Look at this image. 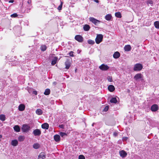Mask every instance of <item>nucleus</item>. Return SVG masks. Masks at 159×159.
Wrapping results in <instances>:
<instances>
[{
	"label": "nucleus",
	"mask_w": 159,
	"mask_h": 159,
	"mask_svg": "<svg viewBox=\"0 0 159 159\" xmlns=\"http://www.w3.org/2000/svg\"><path fill=\"white\" fill-rule=\"evenodd\" d=\"M30 129V127L29 125L26 124L22 125L21 130L23 132L27 133L29 131Z\"/></svg>",
	"instance_id": "obj_1"
},
{
	"label": "nucleus",
	"mask_w": 159,
	"mask_h": 159,
	"mask_svg": "<svg viewBox=\"0 0 159 159\" xmlns=\"http://www.w3.org/2000/svg\"><path fill=\"white\" fill-rule=\"evenodd\" d=\"M103 36L102 34H99L97 35L95 39V42L96 43L99 44L102 40Z\"/></svg>",
	"instance_id": "obj_2"
},
{
	"label": "nucleus",
	"mask_w": 159,
	"mask_h": 159,
	"mask_svg": "<svg viewBox=\"0 0 159 159\" xmlns=\"http://www.w3.org/2000/svg\"><path fill=\"white\" fill-rule=\"evenodd\" d=\"M143 66L140 63H137L134 66L133 70L134 71H140L143 68Z\"/></svg>",
	"instance_id": "obj_3"
},
{
	"label": "nucleus",
	"mask_w": 159,
	"mask_h": 159,
	"mask_svg": "<svg viewBox=\"0 0 159 159\" xmlns=\"http://www.w3.org/2000/svg\"><path fill=\"white\" fill-rule=\"evenodd\" d=\"M71 64V59L68 58L66 59V61L65 62L66 66L65 68L66 69H69L70 66Z\"/></svg>",
	"instance_id": "obj_4"
},
{
	"label": "nucleus",
	"mask_w": 159,
	"mask_h": 159,
	"mask_svg": "<svg viewBox=\"0 0 159 159\" xmlns=\"http://www.w3.org/2000/svg\"><path fill=\"white\" fill-rule=\"evenodd\" d=\"M89 20L90 21H91L95 25H97L101 22V21L100 20H97L93 17H90L89 18Z\"/></svg>",
	"instance_id": "obj_5"
},
{
	"label": "nucleus",
	"mask_w": 159,
	"mask_h": 159,
	"mask_svg": "<svg viewBox=\"0 0 159 159\" xmlns=\"http://www.w3.org/2000/svg\"><path fill=\"white\" fill-rule=\"evenodd\" d=\"M33 134L35 136H39L41 134V132L40 129H36L33 130Z\"/></svg>",
	"instance_id": "obj_6"
},
{
	"label": "nucleus",
	"mask_w": 159,
	"mask_h": 159,
	"mask_svg": "<svg viewBox=\"0 0 159 159\" xmlns=\"http://www.w3.org/2000/svg\"><path fill=\"white\" fill-rule=\"evenodd\" d=\"M99 68L102 70L105 71L108 70L109 67L104 64H103L99 67Z\"/></svg>",
	"instance_id": "obj_7"
},
{
	"label": "nucleus",
	"mask_w": 159,
	"mask_h": 159,
	"mask_svg": "<svg viewBox=\"0 0 159 159\" xmlns=\"http://www.w3.org/2000/svg\"><path fill=\"white\" fill-rule=\"evenodd\" d=\"M75 39L78 42L81 43L83 41V38L80 35H76L75 38Z\"/></svg>",
	"instance_id": "obj_8"
},
{
	"label": "nucleus",
	"mask_w": 159,
	"mask_h": 159,
	"mask_svg": "<svg viewBox=\"0 0 159 159\" xmlns=\"http://www.w3.org/2000/svg\"><path fill=\"white\" fill-rule=\"evenodd\" d=\"M143 78V75L140 73H138L135 75L134 77V79L136 80H141Z\"/></svg>",
	"instance_id": "obj_9"
},
{
	"label": "nucleus",
	"mask_w": 159,
	"mask_h": 159,
	"mask_svg": "<svg viewBox=\"0 0 159 159\" xmlns=\"http://www.w3.org/2000/svg\"><path fill=\"white\" fill-rule=\"evenodd\" d=\"M46 157V155L43 152L40 153L38 157V159H44Z\"/></svg>",
	"instance_id": "obj_10"
},
{
	"label": "nucleus",
	"mask_w": 159,
	"mask_h": 159,
	"mask_svg": "<svg viewBox=\"0 0 159 159\" xmlns=\"http://www.w3.org/2000/svg\"><path fill=\"white\" fill-rule=\"evenodd\" d=\"M151 110L152 111H156L158 109V107L156 104H154L151 107Z\"/></svg>",
	"instance_id": "obj_11"
},
{
	"label": "nucleus",
	"mask_w": 159,
	"mask_h": 159,
	"mask_svg": "<svg viewBox=\"0 0 159 159\" xmlns=\"http://www.w3.org/2000/svg\"><path fill=\"white\" fill-rule=\"evenodd\" d=\"M119 153L120 156L122 158L125 157L127 156V153L124 150L120 151Z\"/></svg>",
	"instance_id": "obj_12"
},
{
	"label": "nucleus",
	"mask_w": 159,
	"mask_h": 159,
	"mask_svg": "<svg viewBox=\"0 0 159 159\" xmlns=\"http://www.w3.org/2000/svg\"><path fill=\"white\" fill-rule=\"evenodd\" d=\"M54 139L55 141L59 142L61 139L60 136L59 135L56 134L54 136Z\"/></svg>",
	"instance_id": "obj_13"
},
{
	"label": "nucleus",
	"mask_w": 159,
	"mask_h": 159,
	"mask_svg": "<svg viewBox=\"0 0 159 159\" xmlns=\"http://www.w3.org/2000/svg\"><path fill=\"white\" fill-rule=\"evenodd\" d=\"M25 106L23 104H21L19 106L18 109L20 111H22L25 110Z\"/></svg>",
	"instance_id": "obj_14"
},
{
	"label": "nucleus",
	"mask_w": 159,
	"mask_h": 159,
	"mask_svg": "<svg viewBox=\"0 0 159 159\" xmlns=\"http://www.w3.org/2000/svg\"><path fill=\"white\" fill-rule=\"evenodd\" d=\"M124 49L126 51H129L131 49V47L129 45H126L124 47Z\"/></svg>",
	"instance_id": "obj_15"
},
{
	"label": "nucleus",
	"mask_w": 159,
	"mask_h": 159,
	"mask_svg": "<svg viewBox=\"0 0 159 159\" xmlns=\"http://www.w3.org/2000/svg\"><path fill=\"white\" fill-rule=\"evenodd\" d=\"M18 144V141L16 139L12 140L11 143V145L14 146H16Z\"/></svg>",
	"instance_id": "obj_16"
},
{
	"label": "nucleus",
	"mask_w": 159,
	"mask_h": 159,
	"mask_svg": "<svg viewBox=\"0 0 159 159\" xmlns=\"http://www.w3.org/2000/svg\"><path fill=\"white\" fill-rule=\"evenodd\" d=\"M108 90L111 92H113L115 89L114 86L113 85H109L108 87Z\"/></svg>",
	"instance_id": "obj_17"
},
{
	"label": "nucleus",
	"mask_w": 159,
	"mask_h": 159,
	"mask_svg": "<svg viewBox=\"0 0 159 159\" xmlns=\"http://www.w3.org/2000/svg\"><path fill=\"white\" fill-rule=\"evenodd\" d=\"M42 128L43 129H48L49 128V125L47 123H44L41 125Z\"/></svg>",
	"instance_id": "obj_18"
},
{
	"label": "nucleus",
	"mask_w": 159,
	"mask_h": 159,
	"mask_svg": "<svg viewBox=\"0 0 159 159\" xmlns=\"http://www.w3.org/2000/svg\"><path fill=\"white\" fill-rule=\"evenodd\" d=\"M120 53L118 52H116L113 55V57L115 58H118L120 56Z\"/></svg>",
	"instance_id": "obj_19"
},
{
	"label": "nucleus",
	"mask_w": 159,
	"mask_h": 159,
	"mask_svg": "<svg viewBox=\"0 0 159 159\" xmlns=\"http://www.w3.org/2000/svg\"><path fill=\"white\" fill-rule=\"evenodd\" d=\"M36 114L39 115H41L43 114V112L40 109H37L36 111Z\"/></svg>",
	"instance_id": "obj_20"
},
{
	"label": "nucleus",
	"mask_w": 159,
	"mask_h": 159,
	"mask_svg": "<svg viewBox=\"0 0 159 159\" xmlns=\"http://www.w3.org/2000/svg\"><path fill=\"white\" fill-rule=\"evenodd\" d=\"M112 16L110 14H108L105 16V19L107 20H110Z\"/></svg>",
	"instance_id": "obj_21"
},
{
	"label": "nucleus",
	"mask_w": 159,
	"mask_h": 159,
	"mask_svg": "<svg viewBox=\"0 0 159 159\" xmlns=\"http://www.w3.org/2000/svg\"><path fill=\"white\" fill-rule=\"evenodd\" d=\"M14 130L18 132L20 131V128L19 126L18 125H15L13 127Z\"/></svg>",
	"instance_id": "obj_22"
},
{
	"label": "nucleus",
	"mask_w": 159,
	"mask_h": 159,
	"mask_svg": "<svg viewBox=\"0 0 159 159\" xmlns=\"http://www.w3.org/2000/svg\"><path fill=\"white\" fill-rule=\"evenodd\" d=\"M57 59H58V58L57 57H55L53 58V59H52V62H51V64H52V65H54L56 64V63L57 62Z\"/></svg>",
	"instance_id": "obj_23"
},
{
	"label": "nucleus",
	"mask_w": 159,
	"mask_h": 159,
	"mask_svg": "<svg viewBox=\"0 0 159 159\" xmlns=\"http://www.w3.org/2000/svg\"><path fill=\"white\" fill-rule=\"evenodd\" d=\"M40 146V145L38 143H35L33 145V148L35 149H38Z\"/></svg>",
	"instance_id": "obj_24"
},
{
	"label": "nucleus",
	"mask_w": 159,
	"mask_h": 159,
	"mask_svg": "<svg viewBox=\"0 0 159 159\" xmlns=\"http://www.w3.org/2000/svg\"><path fill=\"white\" fill-rule=\"evenodd\" d=\"M90 28V26L88 25H85L83 27L84 30L85 31H88L89 30Z\"/></svg>",
	"instance_id": "obj_25"
},
{
	"label": "nucleus",
	"mask_w": 159,
	"mask_h": 159,
	"mask_svg": "<svg viewBox=\"0 0 159 159\" xmlns=\"http://www.w3.org/2000/svg\"><path fill=\"white\" fill-rule=\"evenodd\" d=\"M25 139V137L24 136L20 135L18 137V140L20 142L23 141Z\"/></svg>",
	"instance_id": "obj_26"
},
{
	"label": "nucleus",
	"mask_w": 159,
	"mask_h": 159,
	"mask_svg": "<svg viewBox=\"0 0 159 159\" xmlns=\"http://www.w3.org/2000/svg\"><path fill=\"white\" fill-rule=\"evenodd\" d=\"M111 103H116L117 102V99L116 98H112L110 100Z\"/></svg>",
	"instance_id": "obj_27"
},
{
	"label": "nucleus",
	"mask_w": 159,
	"mask_h": 159,
	"mask_svg": "<svg viewBox=\"0 0 159 159\" xmlns=\"http://www.w3.org/2000/svg\"><path fill=\"white\" fill-rule=\"evenodd\" d=\"M50 90L49 89H45L44 94L46 95H48L50 94Z\"/></svg>",
	"instance_id": "obj_28"
},
{
	"label": "nucleus",
	"mask_w": 159,
	"mask_h": 159,
	"mask_svg": "<svg viewBox=\"0 0 159 159\" xmlns=\"http://www.w3.org/2000/svg\"><path fill=\"white\" fill-rule=\"evenodd\" d=\"M115 16L116 17L119 18H120L122 17L121 14L120 12L115 13Z\"/></svg>",
	"instance_id": "obj_29"
},
{
	"label": "nucleus",
	"mask_w": 159,
	"mask_h": 159,
	"mask_svg": "<svg viewBox=\"0 0 159 159\" xmlns=\"http://www.w3.org/2000/svg\"><path fill=\"white\" fill-rule=\"evenodd\" d=\"M6 117L4 115L1 114L0 115V120L2 121L5 120Z\"/></svg>",
	"instance_id": "obj_30"
},
{
	"label": "nucleus",
	"mask_w": 159,
	"mask_h": 159,
	"mask_svg": "<svg viewBox=\"0 0 159 159\" xmlns=\"http://www.w3.org/2000/svg\"><path fill=\"white\" fill-rule=\"evenodd\" d=\"M155 27L157 29H159V21H156L154 23Z\"/></svg>",
	"instance_id": "obj_31"
},
{
	"label": "nucleus",
	"mask_w": 159,
	"mask_h": 159,
	"mask_svg": "<svg viewBox=\"0 0 159 159\" xmlns=\"http://www.w3.org/2000/svg\"><path fill=\"white\" fill-rule=\"evenodd\" d=\"M47 47L45 45H42L40 47V49L42 51H44L46 50Z\"/></svg>",
	"instance_id": "obj_32"
},
{
	"label": "nucleus",
	"mask_w": 159,
	"mask_h": 159,
	"mask_svg": "<svg viewBox=\"0 0 159 159\" xmlns=\"http://www.w3.org/2000/svg\"><path fill=\"white\" fill-rule=\"evenodd\" d=\"M147 4L148 5L150 4L151 6L153 5V1L152 0H148L147 2Z\"/></svg>",
	"instance_id": "obj_33"
},
{
	"label": "nucleus",
	"mask_w": 159,
	"mask_h": 159,
	"mask_svg": "<svg viewBox=\"0 0 159 159\" xmlns=\"http://www.w3.org/2000/svg\"><path fill=\"white\" fill-rule=\"evenodd\" d=\"M67 135V134L65 133L61 132L60 133V136H61L62 137H64L65 136H66Z\"/></svg>",
	"instance_id": "obj_34"
},
{
	"label": "nucleus",
	"mask_w": 159,
	"mask_h": 159,
	"mask_svg": "<svg viewBox=\"0 0 159 159\" xmlns=\"http://www.w3.org/2000/svg\"><path fill=\"white\" fill-rule=\"evenodd\" d=\"M88 43L89 44L91 45L95 43L94 41L91 39L88 40Z\"/></svg>",
	"instance_id": "obj_35"
},
{
	"label": "nucleus",
	"mask_w": 159,
	"mask_h": 159,
	"mask_svg": "<svg viewBox=\"0 0 159 159\" xmlns=\"http://www.w3.org/2000/svg\"><path fill=\"white\" fill-rule=\"evenodd\" d=\"M62 4H63V3H62V2H61V4L58 7L57 9H58V10H59V11L61 10L62 7Z\"/></svg>",
	"instance_id": "obj_36"
},
{
	"label": "nucleus",
	"mask_w": 159,
	"mask_h": 159,
	"mask_svg": "<svg viewBox=\"0 0 159 159\" xmlns=\"http://www.w3.org/2000/svg\"><path fill=\"white\" fill-rule=\"evenodd\" d=\"M18 15L16 13H14L11 15V17H16Z\"/></svg>",
	"instance_id": "obj_37"
},
{
	"label": "nucleus",
	"mask_w": 159,
	"mask_h": 159,
	"mask_svg": "<svg viewBox=\"0 0 159 159\" xmlns=\"http://www.w3.org/2000/svg\"><path fill=\"white\" fill-rule=\"evenodd\" d=\"M108 109H109L108 106H106V107H105V108L103 109V111H107L108 110Z\"/></svg>",
	"instance_id": "obj_38"
},
{
	"label": "nucleus",
	"mask_w": 159,
	"mask_h": 159,
	"mask_svg": "<svg viewBox=\"0 0 159 159\" xmlns=\"http://www.w3.org/2000/svg\"><path fill=\"white\" fill-rule=\"evenodd\" d=\"M74 52L73 51H70L69 53V55L70 57H74V55L73 54Z\"/></svg>",
	"instance_id": "obj_39"
},
{
	"label": "nucleus",
	"mask_w": 159,
	"mask_h": 159,
	"mask_svg": "<svg viewBox=\"0 0 159 159\" xmlns=\"http://www.w3.org/2000/svg\"><path fill=\"white\" fill-rule=\"evenodd\" d=\"M79 159H85V157L83 155H80L79 157Z\"/></svg>",
	"instance_id": "obj_40"
},
{
	"label": "nucleus",
	"mask_w": 159,
	"mask_h": 159,
	"mask_svg": "<svg viewBox=\"0 0 159 159\" xmlns=\"http://www.w3.org/2000/svg\"><path fill=\"white\" fill-rule=\"evenodd\" d=\"M108 80L109 82L112 81V78L111 77L109 76L108 78Z\"/></svg>",
	"instance_id": "obj_41"
},
{
	"label": "nucleus",
	"mask_w": 159,
	"mask_h": 159,
	"mask_svg": "<svg viewBox=\"0 0 159 159\" xmlns=\"http://www.w3.org/2000/svg\"><path fill=\"white\" fill-rule=\"evenodd\" d=\"M32 93L34 94L35 95H37V92L36 91H33L32 92Z\"/></svg>",
	"instance_id": "obj_42"
},
{
	"label": "nucleus",
	"mask_w": 159,
	"mask_h": 159,
	"mask_svg": "<svg viewBox=\"0 0 159 159\" xmlns=\"http://www.w3.org/2000/svg\"><path fill=\"white\" fill-rule=\"evenodd\" d=\"M28 91L30 93H31L32 92V89H29Z\"/></svg>",
	"instance_id": "obj_43"
},
{
	"label": "nucleus",
	"mask_w": 159,
	"mask_h": 159,
	"mask_svg": "<svg viewBox=\"0 0 159 159\" xmlns=\"http://www.w3.org/2000/svg\"><path fill=\"white\" fill-rule=\"evenodd\" d=\"M59 127L61 128H63L64 127V126L63 125H59Z\"/></svg>",
	"instance_id": "obj_44"
},
{
	"label": "nucleus",
	"mask_w": 159,
	"mask_h": 159,
	"mask_svg": "<svg viewBox=\"0 0 159 159\" xmlns=\"http://www.w3.org/2000/svg\"><path fill=\"white\" fill-rule=\"evenodd\" d=\"M113 134L114 136H116L117 135V133L116 132H114V133Z\"/></svg>",
	"instance_id": "obj_45"
},
{
	"label": "nucleus",
	"mask_w": 159,
	"mask_h": 159,
	"mask_svg": "<svg viewBox=\"0 0 159 159\" xmlns=\"http://www.w3.org/2000/svg\"><path fill=\"white\" fill-rule=\"evenodd\" d=\"M27 3L28 4H30L31 3V0H28V1L27 2Z\"/></svg>",
	"instance_id": "obj_46"
},
{
	"label": "nucleus",
	"mask_w": 159,
	"mask_h": 159,
	"mask_svg": "<svg viewBox=\"0 0 159 159\" xmlns=\"http://www.w3.org/2000/svg\"><path fill=\"white\" fill-rule=\"evenodd\" d=\"M94 1L96 2V3H98L99 1L98 0H94Z\"/></svg>",
	"instance_id": "obj_47"
},
{
	"label": "nucleus",
	"mask_w": 159,
	"mask_h": 159,
	"mask_svg": "<svg viewBox=\"0 0 159 159\" xmlns=\"http://www.w3.org/2000/svg\"><path fill=\"white\" fill-rule=\"evenodd\" d=\"M56 84H57V82H54L53 83V84L54 85H56Z\"/></svg>",
	"instance_id": "obj_48"
},
{
	"label": "nucleus",
	"mask_w": 159,
	"mask_h": 159,
	"mask_svg": "<svg viewBox=\"0 0 159 159\" xmlns=\"http://www.w3.org/2000/svg\"><path fill=\"white\" fill-rule=\"evenodd\" d=\"M2 137V135L0 134V139Z\"/></svg>",
	"instance_id": "obj_49"
},
{
	"label": "nucleus",
	"mask_w": 159,
	"mask_h": 159,
	"mask_svg": "<svg viewBox=\"0 0 159 159\" xmlns=\"http://www.w3.org/2000/svg\"><path fill=\"white\" fill-rule=\"evenodd\" d=\"M9 2H13V1H10Z\"/></svg>",
	"instance_id": "obj_50"
},
{
	"label": "nucleus",
	"mask_w": 159,
	"mask_h": 159,
	"mask_svg": "<svg viewBox=\"0 0 159 159\" xmlns=\"http://www.w3.org/2000/svg\"><path fill=\"white\" fill-rule=\"evenodd\" d=\"M93 125H94V123H93V124H92V125L93 126Z\"/></svg>",
	"instance_id": "obj_51"
},
{
	"label": "nucleus",
	"mask_w": 159,
	"mask_h": 159,
	"mask_svg": "<svg viewBox=\"0 0 159 159\" xmlns=\"http://www.w3.org/2000/svg\"><path fill=\"white\" fill-rule=\"evenodd\" d=\"M1 141V140L0 139V141Z\"/></svg>",
	"instance_id": "obj_52"
}]
</instances>
